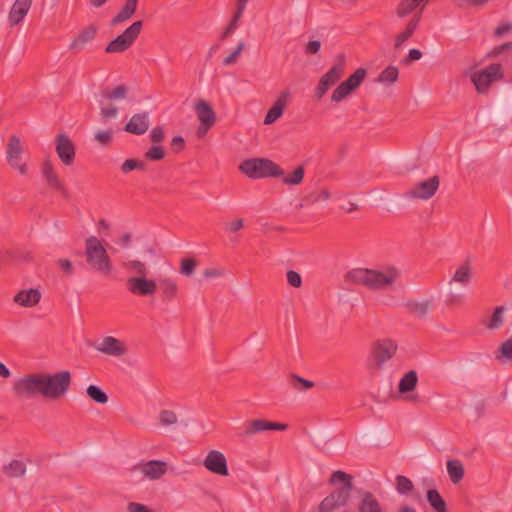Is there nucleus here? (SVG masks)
<instances>
[{
  "mask_svg": "<svg viewBox=\"0 0 512 512\" xmlns=\"http://www.w3.org/2000/svg\"><path fill=\"white\" fill-rule=\"evenodd\" d=\"M359 511L360 512H384L379 501L370 492H366L362 496L361 502L359 504Z\"/></svg>",
  "mask_w": 512,
  "mask_h": 512,
  "instance_id": "29",
  "label": "nucleus"
},
{
  "mask_svg": "<svg viewBox=\"0 0 512 512\" xmlns=\"http://www.w3.org/2000/svg\"><path fill=\"white\" fill-rule=\"evenodd\" d=\"M32 297V288L23 290L17 293L14 297V301L22 306H30V300Z\"/></svg>",
  "mask_w": 512,
  "mask_h": 512,
  "instance_id": "51",
  "label": "nucleus"
},
{
  "mask_svg": "<svg viewBox=\"0 0 512 512\" xmlns=\"http://www.w3.org/2000/svg\"><path fill=\"white\" fill-rule=\"evenodd\" d=\"M96 350L108 356L122 357L127 354L128 347L118 338L106 336L96 345Z\"/></svg>",
  "mask_w": 512,
  "mask_h": 512,
  "instance_id": "16",
  "label": "nucleus"
},
{
  "mask_svg": "<svg viewBox=\"0 0 512 512\" xmlns=\"http://www.w3.org/2000/svg\"><path fill=\"white\" fill-rule=\"evenodd\" d=\"M428 0H402L397 8V15L404 18L420 6H425Z\"/></svg>",
  "mask_w": 512,
  "mask_h": 512,
  "instance_id": "31",
  "label": "nucleus"
},
{
  "mask_svg": "<svg viewBox=\"0 0 512 512\" xmlns=\"http://www.w3.org/2000/svg\"><path fill=\"white\" fill-rule=\"evenodd\" d=\"M3 472L10 478L20 477L25 474L26 465L20 460H12L9 464L4 465Z\"/></svg>",
  "mask_w": 512,
  "mask_h": 512,
  "instance_id": "34",
  "label": "nucleus"
},
{
  "mask_svg": "<svg viewBox=\"0 0 512 512\" xmlns=\"http://www.w3.org/2000/svg\"><path fill=\"white\" fill-rule=\"evenodd\" d=\"M399 77V69L396 66L390 65L385 68L377 77V82L383 85L394 84Z\"/></svg>",
  "mask_w": 512,
  "mask_h": 512,
  "instance_id": "32",
  "label": "nucleus"
},
{
  "mask_svg": "<svg viewBox=\"0 0 512 512\" xmlns=\"http://www.w3.org/2000/svg\"><path fill=\"white\" fill-rule=\"evenodd\" d=\"M475 277V268L469 259L456 266L449 280V285L469 286Z\"/></svg>",
  "mask_w": 512,
  "mask_h": 512,
  "instance_id": "15",
  "label": "nucleus"
},
{
  "mask_svg": "<svg viewBox=\"0 0 512 512\" xmlns=\"http://www.w3.org/2000/svg\"><path fill=\"white\" fill-rule=\"evenodd\" d=\"M447 473L452 483H459L464 477V466L458 459H450L446 463Z\"/></svg>",
  "mask_w": 512,
  "mask_h": 512,
  "instance_id": "27",
  "label": "nucleus"
},
{
  "mask_svg": "<svg viewBox=\"0 0 512 512\" xmlns=\"http://www.w3.org/2000/svg\"><path fill=\"white\" fill-rule=\"evenodd\" d=\"M338 506L336 505V503H334V501L332 500V498H330L329 496H327L320 504L319 506V512H331L332 510H334L335 508H337Z\"/></svg>",
  "mask_w": 512,
  "mask_h": 512,
  "instance_id": "64",
  "label": "nucleus"
},
{
  "mask_svg": "<svg viewBox=\"0 0 512 512\" xmlns=\"http://www.w3.org/2000/svg\"><path fill=\"white\" fill-rule=\"evenodd\" d=\"M55 151L64 165L70 166L73 164L76 155V148L73 141L67 134L61 133L57 135L55 139Z\"/></svg>",
  "mask_w": 512,
  "mask_h": 512,
  "instance_id": "10",
  "label": "nucleus"
},
{
  "mask_svg": "<svg viewBox=\"0 0 512 512\" xmlns=\"http://www.w3.org/2000/svg\"><path fill=\"white\" fill-rule=\"evenodd\" d=\"M291 384L294 389L298 391H307L314 386V383L306 380L300 376L293 375L291 378Z\"/></svg>",
  "mask_w": 512,
  "mask_h": 512,
  "instance_id": "43",
  "label": "nucleus"
},
{
  "mask_svg": "<svg viewBox=\"0 0 512 512\" xmlns=\"http://www.w3.org/2000/svg\"><path fill=\"white\" fill-rule=\"evenodd\" d=\"M157 285L161 291L162 299L164 301L172 300L178 293V285L171 277L161 278Z\"/></svg>",
  "mask_w": 512,
  "mask_h": 512,
  "instance_id": "26",
  "label": "nucleus"
},
{
  "mask_svg": "<svg viewBox=\"0 0 512 512\" xmlns=\"http://www.w3.org/2000/svg\"><path fill=\"white\" fill-rule=\"evenodd\" d=\"M197 266L196 260L192 258H184L181 260L180 272L184 276H191Z\"/></svg>",
  "mask_w": 512,
  "mask_h": 512,
  "instance_id": "47",
  "label": "nucleus"
},
{
  "mask_svg": "<svg viewBox=\"0 0 512 512\" xmlns=\"http://www.w3.org/2000/svg\"><path fill=\"white\" fill-rule=\"evenodd\" d=\"M71 381V373L68 370H62L53 374H34V393L40 394L45 399L57 401L66 396Z\"/></svg>",
  "mask_w": 512,
  "mask_h": 512,
  "instance_id": "3",
  "label": "nucleus"
},
{
  "mask_svg": "<svg viewBox=\"0 0 512 512\" xmlns=\"http://www.w3.org/2000/svg\"><path fill=\"white\" fill-rule=\"evenodd\" d=\"M134 14L124 7L112 18L111 25L116 26L129 20Z\"/></svg>",
  "mask_w": 512,
  "mask_h": 512,
  "instance_id": "53",
  "label": "nucleus"
},
{
  "mask_svg": "<svg viewBox=\"0 0 512 512\" xmlns=\"http://www.w3.org/2000/svg\"><path fill=\"white\" fill-rule=\"evenodd\" d=\"M353 91L346 85L344 82H342L333 92L331 95V100L333 102L339 103L345 98H347Z\"/></svg>",
  "mask_w": 512,
  "mask_h": 512,
  "instance_id": "41",
  "label": "nucleus"
},
{
  "mask_svg": "<svg viewBox=\"0 0 512 512\" xmlns=\"http://www.w3.org/2000/svg\"><path fill=\"white\" fill-rule=\"evenodd\" d=\"M250 0H236L234 18L241 20Z\"/></svg>",
  "mask_w": 512,
  "mask_h": 512,
  "instance_id": "57",
  "label": "nucleus"
},
{
  "mask_svg": "<svg viewBox=\"0 0 512 512\" xmlns=\"http://www.w3.org/2000/svg\"><path fill=\"white\" fill-rule=\"evenodd\" d=\"M418 376L417 373L413 370L404 374V376L400 379L398 390L400 393H408L413 391L417 385Z\"/></svg>",
  "mask_w": 512,
  "mask_h": 512,
  "instance_id": "30",
  "label": "nucleus"
},
{
  "mask_svg": "<svg viewBox=\"0 0 512 512\" xmlns=\"http://www.w3.org/2000/svg\"><path fill=\"white\" fill-rule=\"evenodd\" d=\"M440 185L438 176H432L429 179L416 183L413 187L405 192L408 199L429 200L437 192Z\"/></svg>",
  "mask_w": 512,
  "mask_h": 512,
  "instance_id": "9",
  "label": "nucleus"
},
{
  "mask_svg": "<svg viewBox=\"0 0 512 512\" xmlns=\"http://www.w3.org/2000/svg\"><path fill=\"white\" fill-rule=\"evenodd\" d=\"M401 276V271L392 265L377 268H354L345 275V281L353 285H361L371 291H386L393 289Z\"/></svg>",
  "mask_w": 512,
  "mask_h": 512,
  "instance_id": "1",
  "label": "nucleus"
},
{
  "mask_svg": "<svg viewBox=\"0 0 512 512\" xmlns=\"http://www.w3.org/2000/svg\"><path fill=\"white\" fill-rule=\"evenodd\" d=\"M227 274L224 268H208L203 271V276L206 279L223 277Z\"/></svg>",
  "mask_w": 512,
  "mask_h": 512,
  "instance_id": "60",
  "label": "nucleus"
},
{
  "mask_svg": "<svg viewBox=\"0 0 512 512\" xmlns=\"http://www.w3.org/2000/svg\"><path fill=\"white\" fill-rule=\"evenodd\" d=\"M128 87L126 85H118L113 88H106L101 92L102 99L115 102L123 100L127 97Z\"/></svg>",
  "mask_w": 512,
  "mask_h": 512,
  "instance_id": "28",
  "label": "nucleus"
},
{
  "mask_svg": "<svg viewBox=\"0 0 512 512\" xmlns=\"http://www.w3.org/2000/svg\"><path fill=\"white\" fill-rule=\"evenodd\" d=\"M504 312V306L496 307L489 322L487 323V328L491 330L498 329L503 324Z\"/></svg>",
  "mask_w": 512,
  "mask_h": 512,
  "instance_id": "40",
  "label": "nucleus"
},
{
  "mask_svg": "<svg viewBox=\"0 0 512 512\" xmlns=\"http://www.w3.org/2000/svg\"><path fill=\"white\" fill-rule=\"evenodd\" d=\"M12 391L19 400L29 399L32 397V374H27L17 379L12 387Z\"/></svg>",
  "mask_w": 512,
  "mask_h": 512,
  "instance_id": "22",
  "label": "nucleus"
},
{
  "mask_svg": "<svg viewBox=\"0 0 512 512\" xmlns=\"http://www.w3.org/2000/svg\"><path fill=\"white\" fill-rule=\"evenodd\" d=\"M240 21L241 20H238V19L232 17L229 24L223 31V33L221 35V39H226L227 37L232 35L236 31V29L239 27Z\"/></svg>",
  "mask_w": 512,
  "mask_h": 512,
  "instance_id": "58",
  "label": "nucleus"
},
{
  "mask_svg": "<svg viewBox=\"0 0 512 512\" xmlns=\"http://www.w3.org/2000/svg\"><path fill=\"white\" fill-rule=\"evenodd\" d=\"M32 0H16L9 13L10 25L20 23L28 13Z\"/></svg>",
  "mask_w": 512,
  "mask_h": 512,
  "instance_id": "23",
  "label": "nucleus"
},
{
  "mask_svg": "<svg viewBox=\"0 0 512 512\" xmlns=\"http://www.w3.org/2000/svg\"><path fill=\"white\" fill-rule=\"evenodd\" d=\"M148 128L149 113L142 112L133 115L125 125L124 130L135 135H142L148 130Z\"/></svg>",
  "mask_w": 512,
  "mask_h": 512,
  "instance_id": "21",
  "label": "nucleus"
},
{
  "mask_svg": "<svg viewBox=\"0 0 512 512\" xmlns=\"http://www.w3.org/2000/svg\"><path fill=\"white\" fill-rule=\"evenodd\" d=\"M122 268L128 274L126 286L128 291L139 297L153 296L157 289V282L148 278L149 267L139 259H127L122 262Z\"/></svg>",
  "mask_w": 512,
  "mask_h": 512,
  "instance_id": "2",
  "label": "nucleus"
},
{
  "mask_svg": "<svg viewBox=\"0 0 512 512\" xmlns=\"http://www.w3.org/2000/svg\"><path fill=\"white\" fill-rule=\"evenodd\" d=\"M338 482H342L346 485L351 484V476L343 471H335L332 473L330 477V483L336 484Z\"/></svg>",
  "mask_w": 512,
  "mask_h": 512,
  "instance_id": "52",
  "label": "nucleus"
},
{
  "mask_svg": "<svg viewBox=\"0 0 512 512\" xmlns=\"http://www.w3.org/2000/svg\"><path fill=\"white\" fill-rule=\"evenodd\" d=\"M244 220L242 218H236L226 224V230L230 233L238 232L243 229Z\"/></svg>",
  "mask_w": 512,
  "mask_h": 512,
  "instance_id": "61",
  "label": "nucleus"
},
{
  "mask_svg": "<svg viewBox=\"0 0 512 512\" xmlns=\"http://www.w3.org/2000/svg\"><path fill=\"white\" fill-rule=\"evenodd\" d=\"M500 352L505 359L512 360V338L501 344Z\"/></svg>",
  "mask_w": 512,
  "mask_h": 512,
  "instance_id": "62",
  "label": "nucleus"
},
{
  "mask_svg": "<svg viewBox=\"0 0 512 512\" xmlns=\"http://www.w3.org/2000/svg\"><path fill=\"white\" fill-rule=\"evenodd\" d=\"M114 131L111 128L106 130H98L94 134V139L102 146H107L111 143L113 139Z\"/></svg>",
  "mask_w": 512,
  "mask_h": 512,
  "instance_id": "42",
  "label": "nucleus"
},
{
  "mask_svg": "<svg viewBox=\"0 0 512 512\" xmlns=\"http://www.w3.org/2000/svg\"><path fill=\"white\" fill-rule=\"evenodd\" d=\"M397 350L395 342L389 339L379 341L375 347V360L378 366H382L391 359Z\"/></svg>",
  "mask_w": 512,
  "mask_h": 512,
  "instance_id": "20",
  "label": "nucleus"
},
{
  "mask_svg": "<svg viewBox=\"0 0 512 512\" xmlns=\"http://www.w3.org/2000/svg\"><path fill=\"white\" fill-rule=\"evenodd\" d=\"M245 48V43L243 41H240L234 51L227 57L223 59V64L225 66L232 65L237 62L238 58L240 57L242 51Z\"/></svg>",
  "mask_w": 512,
  "mask_h": 512,
  "instance_id": "46",
  "label": "nucleus"
},
{
  "mask_svg": "<svg viewBox=\"0 0 512 512\" xmlns=\"http://www.w3.org/2000/svg\"><path fill=\"white\" fill-rule=\"evenodd\" d=\"M289 99H290L289 91H283L280 93V95L277 97L276 101L273 103L271 108L268 110V112L264 118L265 125L273 124L283 115Z\"/></svg>",
  "mask_w": 512,
  "mask_h": 512,
  "instance_id": "18",
  "label": "nucleus"
},
{
  "mask_svg": "<svg viewBox=\"0 0 512 512\" xmlns=\"http://www.w3.org/2000/svg\"><path fill=\"white\" fill-rule=\"evenodd\" d=\"M489 0H454V3L459 8L478 7L487 3Z\"/></svg>",
  "mask_w": 512,
  "mask_h": 512,
  "instance_id": "56",
  "label": "nucleus"
},
{
  "mask_svg": "<svg viewBox=\"0 0 512 512\" xmlns=\"http://www.w3.org/2000/svg\"><path fill=\"white\" fill-rule=\"evenodd\" d=\"M195 112L200 123L206 125H214L216 122V114L211 105L206 101H199L195 105Z\"/></svg>",
  "mask_w": 512,
  "mask_h": 512,
  "instance_id": "24",
  "label": "nucleus"
},
{
  "mask_svg": "<svg viewBox=\"0 0 512 512\" xmlns=\"http://www.w3.org/2000/svg\"><path fill=\"white\" fill-rule=\"evenodd\" d=\"M366 76V71L363 68H358L352 75L344 82L352 91H355L363 82Z\"/></svg>",
  "mask_w": 512,
  "mask_h": 512,
  "instance_id": "38",
  "label": "nucleus"
},
{
  "mask_svg": "<svg viewBox=\"0 0 512 512\" xmlns=\"http://www.w3.org/2000/svg\"><path fill=\"white\" fill-rule=\"evenodd\" d=\"M503 77V67L500 63H492L469 74V78L479 94H487L492 84L502 80Z\"/></svg>",
  "mask_w": 512,
  "mask_h": 512,
  "instance_id": "6",
  "label": "nucleus"
},
{
  "mask_svg": "<svg viewBox=\"0 0 512 512\" xmlns=\"http://www.w3.org/2000/svg\"><path fill=\"white\" fill-rule=\"evenodd\" d=\"M145 155L149 160L158 161L164 158L165 151L161 146H152Z\"/></svg>",
  "mask_w": 512,
  "mask_h": 512,
  "instance_id": "54",
  "label": "nucleus"
},
{
  "mask_svg": "<svg viewBox=\"0 0 512 512\" xmlns=\"http://www.w3.org/2000/svg\"><path fill=\"white\" fill-rule=\"evenodd\" d=\"M117 114L118 109L115 106L101 107L100 109V116L104 121L115 118Z\"/></svg>",
  "mask_w": 512,
  "mask_h": 512,
  "instance_id": "59",
  "label": "nucleus"
},
{
  "mask_svg": "<svg viewBox=\"0 0 512 512\" xmlns=\"http://www.w3.org/2000/svg\"><path fill=\"white\" fill-rule=\"evenodd\" d=\"M135 169H144V164L136 159H127L121 165V171L127 174Z\"/></svg>",
  "mask_w": 512,
  "mask_h": 512,
  "instance_id": "50",
  "label": "nucleus"
},
{
  "mask_svg": "<svg viewBox=\"0 0 512 512\" xmlns=\"http://www.w3.org/2000/svg\"><path fill=\"white\" fill-rule=\"evenodd\" d=\"M84 245L86 262L91 270L109 275L113 270V263L104 246V241L92 235L85 239Z\"/></svg>",
  "mask_w": 512,
  "mask_h": 512,
  "instance_id": "4",
  "label": "nucleus"
},
{
  "mask_svg": "<svg viewBox=\"0 0 512 512\" xmlns=\"http://www.w3.org/2000/svg\"><path fill=\"white\" fill-rule=\"evenodd\" d=\"M287 429V425L283 423H275L264 419H256L245 424L243 436L250 437L259 432L268 430L284 431Z\"/></svg>",
  "mask_w": 512,
  "mask_h": 512,
  "instance_id": "17",
  "label": "nucleus"
},
{
  "mask_svg": "<svg viewBox=\"0 0 512 512\" xmlns=\"http://www.w3.org/2000/svg\"><path fill=\"white\" fill-rule=\"evenodd\" d=\"M286 279L287 283L294 288H300L302 286V277L294 270H289L286 273Z\"/></svg>",
  "mask_w": 512,
  "mask_h": 512,
  "instance_id": "55",
  "label": "nucleus"
},
{
  "mask_svg": "<svg viewBox=\"0 0 512 512\" xmlns=\"http://www.w3.org/2000/svg\"><path fill=\"white\" fill-rule=\"evenodd\" d=\"M304 174V168L299 166L291 174H284L282 182L287 185H299L303 181Z\"/></svg>",
  "mask_w": 512,
  "mask_h": 512,
  "instance_id": "39",
  "label": "nucleus"
},
{
  "mask_svg": "<svg viewBox=\"0 0 512 512\" xmlns=\"http://www.w3.org/2000/svg\"><path fill=\"white\" fill-rule=\"evenodd\" d=\"M352 489V484H348L342 488L334 490L329 497L332 498L334 503L338 507L344 506L347 504L350 496V491Z\"/></svg>",
  "mask_w": 512,
  "mask_h": 512,
  "instance_id": "36",
  "label": "nucleus"
},
{
  "mask_svg": "<svg viewBox=\"0 0 512 512\" xmlns=\"http://www.w3.org/2000/svg\"><path fill=\"white\" fill-rule=\"evenodd\" d=\"M24 149L18 136L9 137L6 145V160L11 169L20 175H27L29 172L28 163L23 159Z\"/></svg>",
  "mask_w": 512,
  "mask_h": 512,
  "instance_id": "7",
  "label": "nucleus"
},
{
  "mask_svg": "<svg viewBox=\"0 0 512 512\" xmlns=\"http://www.w3.org/2000/svg\"><path fill=\"white\" fill-rule=\"evenodd\" d=\"M159 422L163 426H171L177 423V416L173 411L163 410L159 414Z\"/></svg>",
  "mask_w": 512,
  "mask_h": 512,
  "instance_id": "48",
  "label": "nucleus"
},
{
  "mask_svg": "<svg viewBox=\"0 0 512 512\" xmlns=\"http://www.w3.org/2000/svg\"><path fill=\"white\" fill-rule=\"evenodd\" d=\"M239 170L251 179L284 175V170L278 164L266 158L247 159L239 165Z\"/></svg>",
  "mask_w": 512,
  "mask_h": 512,
  "instance_id": "5",
  "label": "nucleus"
},
{
  "mask_svg": "<svg viewBox=\"0 0 512 512\" xmlns=\"http://www.w3.org/2000/svg\"><path fill=\"white\" fill-rule=\"evenodd\" d=\"M343 73L344 68L342 64L332 66L319 80L318 86L315 89V96L317 99H321L343 76Z\"/></svg>",
  "mask_w": 512,
  "mask_h": 512,
  "instance_id": "11",
  "label": "nucleus"
},
{
  "mask_svg": "<svg viewBox=\"0 0 512 512\" xmlns=\"http://www.w3.org/2000/svg\"><path fill=\"white\" fill-rule=\"evenodd\" d=\"M427 500L436 512H447L446 502L437 490H429L427 492Z\"/></svg>",
  "mask_w": 512,
  "mask_h": 512,
  "instance_id": "35",
  "label": "nucleus"
},
{
  "mask_svg": "<svg viewBox=\"0 0 512 512\" xmlns=\"http://www.w3.org/2000/svg\"><path fill=\"white\" fill-rule=\"evenodd\" d=\"M420 14H417L413 16V18L408 22L405 30L401 33H399L394 42V47L396 49H401L405 42L412 37L416 29L418 28L419 22H420Z\"/></svg>",
  "mask_w": 512,
  "mask_h": 512,
  "instance_id": "25",
  "label": "nucleus"
},
{
  "mask_svg": "<svg viewBox=\"0 0 512 512\" xmlns=\"http://www.w3.org/2000/svg\"><path fill=\"white\" fill-rule=\"evenodd\" d=\"M98 27L94 24H89L78 31V33L71 39L69 43V50L73 52H80L84 50L88 44L92 43L96 38Z\"/></svg>",
  "mask_w": 512,
  "mask_h": 512,
  "instance_id": "13",
  "label": "nucleus"
},
{
  "mask_svg": "<svg viewBox=\"0 0 512 512\" xmlns=\"http://www.w3.org/2000/svg\"><path fill=\"white\" fill-rule=\"evenodd\" d=\"M87 396L97 404H106L109 401L108 395L97 385H89L86 389Z\"/></svg>",
  "mask_w": 512,
  "mask_h": 512,
  "instance_id": "37",
  "label": "nucleus"
},
{
  "mask_svg": "<svg viewBox=\"0 0 512 512\" xmlns=\"http://www.w3.org/2000/svg\"><path fill=\"white\" fill-rule=\"evenodd\" d=\"M422 58V52L419 49H410L408 55L402 60V63L409 65L412 61H417Z\"/></svg>",
  "mask_w": 512,
  "mask_h": 512,
  "instance_id": "63",
  "label": "nucleus"
},
{
  "mask_svg": "<svg viewBox=\"0 0 512 512\" xmlns=\"http://www.w3.org/2000/svg\"><path fill=\"white\" fill-rule=\"evenodd\" d=\"M136 469L143 475L144 478L150 481H156L167 473L168 464L161 460H149L139 463L136 466Z\"/></svg>",
  "mask_w": 512,
  "mask_h": 512,
  "instance_id": "14",
  "label": "nucleus"
},
{
  "mask_svg": "<svg viewBox=\"0 0 512 512\" xmlns=\"http://www.w3.org/2000/svg\"><path fill=\"white\" fill-rule=\"evenodd\" d=\"M40 171L42 178L45 180V182L50 188L58 190L61 193H65V187L63 185V182L61 181L60 177L55 171L53 164L50 160H46L43 162Z\"/></svg>",
  "mask_w": 512,
  "mask_h": 512,
  "instance_id": "19",
  "label": "nucleus"
},
{
  "mask_svg": "<svg viewBox=\"0 0 512 512\" xmlns=\"http://www.w3.org/2000/svg\"><path fill=\"white\" fill-rule=\"evenodd\" d=\"M204 467L213 474L228 476L229 469L225 455L218 450H211L203 461Z\"/></svg>",
  "mask_w": 512,
  "mask_h": 512,
  "instance_id": "12",
  "label": "nucleus"
},
{
  "mask_svg": "<svg viewBox=\"0 0 512 512\" xmlns=\"http://www.w3.org/2000/svg\"><path fill=\"white\" fill-rule=\"evenodd\" d=\"M396 482H397V491L400 494H407L408 492H410L413 489L412 481L405 476H402V475L397 476Z\"/></svg>",
  "mask_w": 512,
  "mask_h": 512,
  "instance_id": "45",
  "label": "nucleus"
},
{
  "mask_svg": "<svg viewBox=\"0 0 512 512\" xmlns=\"http://www.w3.org/2000/svg\"><path fill=\"white\" fill-rule=\"evenodd\" d=\"M464 302L465 296L460 293H449L445 300L447 307L451 309L461 306L462 304H464Z\"/></svg>",
  "mask_w": 512,
  "mask_h": 512,
  "instance_id": "44",
  "label": "nucleus"
},
{
  "mask_svg": "<svg viewBox=\"0 0 512 512\" xmlns=\"http://www.w3.org/2000/svg\"><path fill=\"white\" fill-rule=\"evenodd\" d=\"M406 309L417 317H424L430 308L429 301L409 300L405 304Z\"/></svg>",
  "mask_w": 512,
  "mask_h": 512,
  "instance_id": "33",
  "label": "nucleus"
},
{
  "mask_svg": "<svg viewBox=\"0 0 512 512\" xmlns=\"http://www.w3.org/2000/svg\"><path fill=\"white\" fill-rule=\"evenodd\" d=\"M142 30V22L132 23L122 34L110 41L105 47L106 53H122L128 50L135 42Z\"/></svg>",
  "mask_w": 512,
  "mask_h": 512,
  "instance_id": "8",
  "label": "nucleus"
},
{
  "mask_svg": "<svg viewBox=\"0 0 512 512\" xmlns=\"http://www.w3.org/2000/svg\"><path fill=\"white\" fill-rule=\"evenodd\" d=\"M332 197V193L328 189H321L319 192L312 193L308 196L311 203L326 202Z\"/></svg>",
  "mask_w": 512,
  "mask_h": 512,
  "instance_id": "49",
  "label": "nucleus"
}]
</instances>
